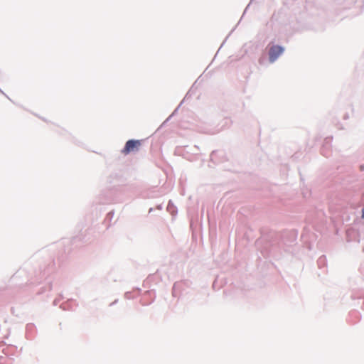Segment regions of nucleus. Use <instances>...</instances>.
Here are the masks:
<instances>
[{
	"instance_id": "obj_1",
	"label": "nucleus",
	"mask_w": 364,
	"mask_h": 364,
	"mask_svg": "<svg viewBox=\"0 0 364 364\" xmlns=\"http://www.w3.org/2000/svg\"><path fill=\"white\" fill-rule=\"evenodd\" d=\"M144 143V139H129L126 142L122 153L124 155L136 154L141 149Z\"/></svg>"
},
{
	"instance_id": "obj_2",
	"label": "nucleus",
	"mask_w": 364,
	"mask_h": 364,
	"mask_svg": "<svg viewBox=\"0 0 364 364\" xmlns=\"http://www.w3.org/2000/svg\"><path fill=\"white\" fill-rule=\"evenodd\" d=\"M284 52V48L279 46H272L269 48V57L270 62H274Z\"/></svg>"
},
{
	"instance_id": "obj_3",
	"label": "nucleus",
	"mask_w": 364,
	"mask_h": 364,
	"mask_svg": "<svg viewBox=\"0 0 364 364\" xmlns=\"http://www.w3.org/2000/svg\"><path fill=\"white\" fill-rule=\"evenodd\" d=\"M362 218H364V208L362 210Z\"/></svg>"
}]
</instances>
